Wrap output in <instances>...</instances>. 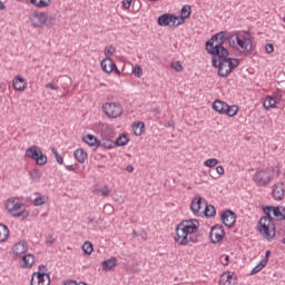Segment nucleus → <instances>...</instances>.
<instances>
[{
  "label": "nucleus",
  "mask_w": 285,
  "mask_h": 285,
  "mask_svg": "<svg viewBox=\"0 0 285 285\" xmlns=\"http://www.w3.org/2000/svg\"><path fill=\"white\" fill-rule=\"evenodd\" d=\"M131 2H132V0H122V2H121L122 9L129 10L131 7Z\"/></svg>",
  "instance_id": "nucleus-41"
},
{
  "label": "nucleus",
  "mask_w": 285,
  "mask_h": 285,
  "mask_svg": "<svg viewBox=\"0 0 285 285\" xmlns=\"http://www.w3.org/2000/svg\"><path fill=\"white\" fill-rule=\"evenodd\" d=\"M266 52L269 53V55L274 52V46L272 43H268L266 46Z\"/></svg>",
  "instance_id": "nucleus-45"
},
{
  "label": "nucleus",
  "mask_w": 285,
  "mask_h": 285,
  "mask_svg": "<svg viewBox=\"0 0 285 285\" xmlns=\"http://www.w3.org/2000/svg\"><path fill=\"white\" fill-rule=\"evenodd\" d=\"M46 88H49L51 90H58L59 89V87L55 82H49L48 85H46Z\"/></svg>",
  "instance_id": "nucleus-44"
},
{
  "label": "nucleus",
  "mask_w": 285,
  "mask_h": 285,
  "mask_svg": "<svg viewBox=\"0 0 285 285\" xmlns=\"http://www.w3.org/2000/svg\"><path fill=\"white\" fill-rule=\"evenodd\" d=\"M216 215V209L213 205H208L206 202V205L203 209V217L212 218Z\"/></svg>",
  "instance_id": "nucleus-24"
},
{
  "label": "nucleus",
  "mask_w": 285,
  "mask_h": 285,
  "mask_svg": "<svg viewBox=\"0 0 285 285\" xmlns=\"http://www.w3.org/2000/svg\"><path fill=\"white\" fill-rule=\"evenodd\" d=\"M222 37L225 38L224 43L228 41L229 46L237 50L240 55H247L253 50V37L249 31H235L234 33L220 31L209 39V45L212 42L220 43Z\"/></svg>",
  "instance_id": "nucleus-2"
},
{
  "label": "nucleus",
  "mask_w": 285,
  "mask_h": 285,
  "mask_svg": "<svg viewBox=\"0 0 285 285\" xmlns=\"http://www.w3.org/2000/svg\"><path fill=\"white\" fill-rule=\"evenodd\" d=\"M271 254H272V252H271V250H267V252H266V255H265V258L262 259V261H266V265H267V263H268V261H269Z\"/></svg>",
  "instance_id": "nucleus-48"
},
{
  "label": "nucleus",
  "mask_w": 285,
  "mask_h": 285,
  "mask_svg": "<svg viewBox=\"0 0 285 285\" xmlns=\"http://www.w3.org/2000/svg\"><path fill=\"white\" fill-rule=\"evenodd\" d=\"M224 37H220V43H209L208 40L206 42V50L213 56V66L218 68V75L226 78L239 66V60L229 58L228 50L224 48Z\"/></svg>",
  "instance_id": "nucleus-1"
},
{
  "label": "nucleus",
  "mask_w": 285,
  "mask_h": 285,
  "mask_svg": "<svg viewBox=\"0 0 285 285\" xmlns=\"http://www.w3.org/2000/svg\"><path fill=\"white\" fill-rule=\"evenodd\" d=\"M157 23L160 27H178L180 26L178 23V17H175L174 14H163L158 18Z\"/></svg>",
  "instance_id": "nucleus-12"
},
{
  "label": "nucleus",
  "mask_w": 285,
  "mask_h": 285,
  "mask_svg": "<svg viewBox=\"0 0 285 285\" xmlns=\"http://www.w3.org/2000/svg\"><path fill=\"white\" fill-rule=\"evenodd\" d=\"M213 108L215 111H217L220 115H227L228 117H235L239 108L236 105L229 106L225 101L215 100L213 104Z\"/></svg>",
  "instance_id": "nucleus-6"
},
{
  "label": "nucleus",
  "mask_w": 285,
  "mask_h": 285,
  "mask_svg": "<svg viewBox=\"0 0 285 285\" xmlns=\"http://www.w3.org/2000/svg\"><path fill=\"white\" fill-rule=\"evenodd\" d=\"M218 163H219L218 159H216V158H210V159H207V160L204 163V165H205L206 167H208V168H213V167H215Z\"/></svg>",
  "instance_id": "nucleus-35"
},
{
  "label": "nucleus",
  "mask_w": 285,
  "mask_h": 285,
  "mask_svg": "<svg viewBox=\"0 0 285 285\" xmlns=\"http://www.w3.org/2000/svg\"><path fill=\"white\" fill-rule=\"evenodd\" d=\"M4 9H6L4 4L2 3V1H0V10H4Z\"/></svg>",
  "instance_id": "nucleus-52"
},
{
  "label": "nucleus",
  "mask_w": 285,
  "mask_h": 285,
  "mask_svg": "<svg viewBox=\"0 0 285 285\" xmlns=\"http://www.w3.org/2000/svg\"><path fill=\"white\" fill-rule=\"evenodd\" d=\"M216 171H217L218 175H224L225 174V169H224L223 166H217Z\"/></svg>",
  "instance_id": "nucleus-47"
},
{
  "label": "nucleus",
  "mask_w": 285,
  "mask_h": 285,
  "mask_svg": "<svg viewBox=\"0 0 285 285\" xmlns=\"http://www.w3.org/2000/svg\"><path fill=\"white\" fill-rule=\"evenodd\" d=\"M104 147L107 148V149H111L114 147V142L109 139L105 140L102 142Z\"/></svg>",
  "instance_id": "nucleus-43"
},
{
  "label": "nucleus",
  "mask_w": 285,
  "mask_h": 285,
  "mask_svg": "<svg viewBox=\"0 0 285 285\" xmlns=\"http://www.w3.org/2000/svg\"><path fill=\"white\" fill-rule=\"evenodd\" d=\"M51 153L55 155L57 163L59 165H62L63 164V158L59 155L58 150L56 148H52Z\"/></svg>",
  "instance_id": "nucleus-37"
},
{
  "label": "nucleus",
  "mask_w": 285,
  "mask_h": 285,
  "mask_svg": "<svg viewBox=\"0 0 285 285\" xmlns=\"http://www.w3.org/2000/svg\"><path fill=\"white\" fill-rule=\"evenodd\" d=\"M27 249H28L27 243L24 240H21L13 246L12 252L16 256H21L27 252Z\"/></svg>",
  "instance_id": "nucleus-20"
},
{
  "label": "nucleus",
  "mask_w": 285,
  "mask_h": 285,
  "mask_svg": "<svg viewBox=\"0 0 285 285\" xmlns=\"http://www.w3.org/2000/svg\"><path fill=\"white\" fill-rule=\"evenodd\" d=\"M9 235H10L9 228L6 225L0 224V242H6Z\"/></svg>",
  "instance_id": "nucleus-28"
},
{
  "label": "nucleus",
  "mask_w": 285,
  "mask_h": 285,
  "mask_svg": "<svg viewBox=\"0 0 285 285\" xmlns=\"http://www.w3.org/2000/svg\"><path fill=\"white\" fill-rule=\"evenodd\" d=\"M225 230L222 225H215L210 230V239L213 244H217L223 240Z\"/></svg>",
  "instance_id": "nucleus-13"
},
{
  "label": "nucleus",
  "mask_w": 285,
  "mask_h": 285,
  "mask_svg": "<svg viewBox=\"0 0 285 285\" xmlns=\"http://www.w3.org/2000/svg\"><path fill=\"white\" fill-rule=\"evenodd\" d=\"M99 191L101 193V195H102L104 197L109 196V193H110V190H109V188H108L107 185H105Z\"/></svg>",
  "instance_id": "nucleus-42"
},
{
  "label": "nucleus",
  "mask_w": 285,
  "mask_h": 285,
  "mask_svg": "<svg viewBox=\"0 0 285 285\" xmlns=\"http://www.w3.org/2000/svg\"><path fill=\"white\" fill-rule=\"evenodd\" d=\"M284 22H285V17H284Z\"/></svg>",
  "instance_id": "nucleus-59"
},
{
  "label": "nucleus",
  "mask_w": 285,
  "mask_h": 285,
  "mask_svg": "<svg viewBox=\"0 0 285 285\" xmlns=\"http://www.w3.org/2000/svg\"><path fill=\"white\" fill-rule=\"evenodd\" d=\"M171 67L177 71V72H180L183 71V66L179 61H175L171 63Z\"/></svg>",
  "instance_id": "nucleus-40"
},
{
  "label": "nucleus",
  "mask_w": 285,
  "mask_h": 285,
  "mask_svg": "<svg viewBox=\"0 0 285 285\" xmlns=\"http://www.w3.org/2000/svg\"><path fill=\"white\" fill-rule=\"evenodd\" d=\"M35 263V256L32 254H27L21 259L22 268H30Z\"/></svg>",
  "instance_id": "nucleus-22"
},
{
  "label": "nucleus",
  "mask_w": 285,
  "mask_h": 285,
  "mask_svg": "<svg viewBox=\"0 0 285 285\" xmlns=\"http://www.w3.org/2000/svg\"><path fill=\"white\" fill-rule=\"evenodd\" d=\"M4 206L7 212L14 218H27L29 216V212L26 209L24 204L20 203L18 197L7 199Z\"/></svg>",
  "instance_id": "nucleus-5"
},
{
  "label": "nucleus",
  "mask_w": 285,
  "mask_h": 285,
  "mask_svg": "<svg viewBox=\"0 0 285 285\" xmlns=\"http://www.w3.org/2000/svg\"><path fill=\"white\" fill-rule=\"evenodd\" d=\"M114 72L118 76H120V71L118 70L117 66L115 65Z\"/></svg>",
  "instance_id": "nucleus-51"
},
{
  "label": "nucleus",
  "mask_w": 285,
  "mask_h": 285,
  "mask_svg": "<svg viewBox=\"0 0 285 285\" xmlns=\"http://www.w3.org/2000/svg\"><path fill=\"white\" fill-rule=\"evenodd\" d=\"M0 89L4 91L6 90V85L0 86Z\"/></svg>",
  "instance_id": "nucleus-53"
},
{
  "label": "nucleus",
  "mask_w": 285,
  "mask_h": 285,
  "mask_svg": "<svg viewBox=\"0 0 285 285\" xmlns=\"http://www.w3.org/2000/svg\"><path fill=\"white\" fill-rule=\"evenodd\" d=\"M47 200H48V197H47V196L40 195V196H38V197L35 199L33 205L38 207V206L43 205Z\"/></svg>",
  "instance_id": "nucleus-31"
},
{
  "label": "nucleus",
  "mask_w": 285,
  "mask_h": 285,
  "mask_svg": "<svg viewBox=\"0 0 285 285\" xmlns=\"http://www.w3.org/2000/svg\"><path fill=\"white\" fill-rule=\"evenodd\" d=\"M191 14V7L190 6H184L181 9V17H177L178 24H184L185 20L188 19Z\"/></svg>",
  "instance_id": "nucleus-21"
},
{
  "label": "nucleus",
  "mask_w": 285,
  "mask_h": 285,
  "mask_svg": "<svg viewBox=\"0 0 285 285\" xmlns=\"http://www.w3.org/2000/svg\"><path fill=\"white\" fill-rule=\"evenodd\" d=\"M77 285H88V284L80 282V283H77Z\"/></svg>",
  "instance_id": "nucleus-54"
},
{
  "label": "nucleus",
  "mask_w": 285,
  "mask_h": 285,
  "mask_svg": "<svg viewBox=\"0 0 285 285\" xmlns=\"http://www.w3.org/2000/svg\"><path fill=\"white\" fill-rule=\"evenodd\" d=\"M199 228V222L197 219L183 220L176 227L175 242L180 246H187L191 243V234Z\"/></svg>",
  "instance_id": "nucleus-4"
},
{
  "label": "nucleus",
  "mask_w": 285,
  "mask_h": 285,
  "mask_svg": "<svg viewBox=\"0 0 285 285\" xmlns=\"http://www.w3.org/2000/svg\"><path fill=\"white\" fill-rule=\"evenodd\" d=\"M132 72L137 78H140L142 75V69L139 65H136Z\"/></svg>",
  "instance_id": "nucleus-38"
},
{
  "label": "nucleus",
  "mask_w": 285,
  "mask_h": 285,
  "mask_svg": "<svg viewBox=\"0 0 285 285\" xmlns=\"http://www.w3.org/2000/svg\"><path fill=\"white\" fill-rule=\"evenodd\" d=\"M282 243L285 244V237L283 238Z\"/></svg>",
  "instance_id": "nucleus-57"
},
{
  "label": "nucleus",
  "mask_w": 285,
  "mask_h": 285,
  "mask_svg": "<svg viewBox=\"0 0 285 285\" xmlns=\"http://www.w3.org/2000/svg\"><path fill=\"white\" fill-rule=\"evenodd\" d=\"M277 98H274V97H267L264 101V107L266 109H271V108H275L276 107V104H277Z\"/></svg>",
  "instance_id": "nucleus-29"
},
{
  "label": "nucleus",
  "mask_w": 285,
  "mask_h": 285,
  "mask_svg": "<svg viewBox=\"0 0 285 285\" xmlns=\"http://www.w3.org/2000/svg\"><path fill=\"white\" fill-rule=\"evenodd\" d=\"M30 176L35 180L40 179L41 177L40 171L38 169H33L32 171H30Z\"/></svg>",
  "instance_id": "nucleus-39"
},
{
  "label": "nucleus",
  "mask_w": 285,
  "mask_h": 285,
  "mask_svg": "<svg viewBox=\"0 0 285 285\" xmlns=\"http://www.w3.org/2000/svg\"><path fill=\"white\" fill-rule=\"evenodd\" d=\"M101 69L106 72V73H111L114 71V68H116L115 62L112 61L111 58L107 57L106 59H104L100 63Z\"/></svg>",
  "instance_id": "nucleus-19"
},
{
  "label": "nucleus",
  "mask_w": 285,
  "mask_h": 285,
  "mask_svg": "<svg viewBox=\"0 0 285 285\" xmlns=\"http://www.w3.org/2000/svg\"><path fill=\"white\" fill-rule=\"evenodd\" d=\"M237 278L235 274L226 272L220 276L219 285H236Z\"/></svg>",
  "instance_id": "nucleus-16"
},
{
  "label": "nucleus",
  "mask_w": 285,
  "mask_h": 285,
  "mask_svg": "<svg viewBox=\"0 0 285 285\" xmlns=\"http://www.w3.org/2000/svg\"><path fill=\"white\" fill-rule=\"evenodd\" d=\"M267 261H261L256 267L252 271V275L257 274L258 272H261L267 264Z\"/></svg>",
  "instance_id": "nucleus-33"
},
{
  "label": "nucleus",
  "mask_w": 285,
  "mask_h": 285,
  "mask_svg": "<svg viewBox=\"0 0 285 285\" xmlns=\"http://www.w3.org/2000/svg\"><path fill=\"white\" fill-rule=\"evenodd\" d=\"M26 157L36 160L37 165L45 166L48 161V157L43 155L42 150L38 146H31L26 150Z\"/></svg>",
  "instance_id": "nucleus-8"
},
{
  "label": "nucleus",
  "mask_w": 285,
  "mask_h": 285,
  "mask_svg": "<svg viewBox=\"0 0 285 285\" xmlns=\"http://www.w3.org/2000/svg\"><path fill=\"white\" fill-rule=\"evenodd\" d=\"M116 52V49L112 46H107L105 48V56L106 58H110Z\"/></svg>",
  "instance_id": "nucleus-36"
},
{
  "label": "nucleus",
  "mask_w": 285,
  "mask_h": 285,
  "mask_svg": "<svg viewBox=\"0 0 285 285\" xmlns=\"http://www.w3.org/2000/svg\"><path fill=\"white\" fill-rule=\"evenodd\" d=\"M85 254L90 255L94 252V245L90 242H86L82 246Z\"/></svg>",
  "instance_id": "nucleus-32"
},
{
  "label": "nucleus",
  "mask_w": 285,
  "mask_h": 285,
  "mask_svg": "<svg viewBox=\"0 0 285 285\" xmlns=\"http://www.w3.org/2000/svg\"><path fill=\"white\" fill-rule=\"evenodd\" d=\"M126 170H127L128 173H132V171H134V166L128 165V166L126 167Z\"/></svg>",
  "instance_id": "nucleus-50"
},
{
  "label": "nucleus",
  "mask_w": 285,
  "mask_h": 285,
  "mask_svg": "<svg viewBox=\"0 0 285 285\" xmlns=\"http://www.w3.org/2000/svg\"><path fill=\"white\" fill-rule=\"evenodd\" d=\"M29 2L39 9H43L49 7L51 0H29Z\"/></svg>",
  "instance_id": "nucleus-27"
},
{
  "label": "nucleus",
  "mask_w": 285,
  "mask_h": 285,
  "mask_svg": "<svg viewBox=\"0 0 285 285\" xmlns=\"http://www.w3.org/2000/svg\"><path fill=\"white\" fill-rule=\"evenodd\" d=\"M206 203L207 200L203 197H195L191 200L190 209L196 217H203V212L205 209Z\"/></svg>",
  "instance_id": "nucleus-11"
},
{
  "label": "nucleus",
  "mask_w": 285,
  "mask_h": 285,
  "mask_svg": "<svg viewBox=\"0 0 285 285\" xmlns=\"http://www.w3.org/2000/svg\"><path fill=\"white\" fill-rule=\"evenodd\" d=\"M47 268L43 265L39 266V272L33 273L31 285H50V276L46 273Z\"/></svg>",
  "instance_id": "nucleus-9"
},
{
  "label": "nucleus",
  "mask_w": 285,
  "mask_h": 285,
  "mask_svg": "<svg viewBox=\"0 0 285 285\" xmlns=\"http://www.w3.org/2000/svg\"><path fill=\"white\" fill-rule=\"evenodd\" d=\"M273 212L274 216L278 218L279 220L285 219V207H273V206H266L264 208V213L266 216L262 217L258 224V230L261 234L268 240H272L275 235V225L273 224V218L271 213Z\"/></svg>",
  "instance_id": "nucleus-3"
},
{
  "label": "nucleus",
  "mask_w": 285,
  "mask_h": 285,
  "mask_svg": "<svg viewBox=\"0 0 285 285\" xmlns=\"http://www.w3.org/2000/svg\"><path fill=\"white\" fill-rule=\"evenodd\" d=\"M77 168H78L77 165H67V166H66V169H67L68 171H75Z\"/></svg>",
  "instance_id": "nucleus-46"
},
{
  "label": "nucleus",
  "mask_w": 285,
  "mask_h": 285,
  "mask_svg": "<svg viewBox=\"0 0 285 285\" xmlns=\"http://www.w3.org/2000/svg\"><path fill=\"white\" fill-rule=\"evenodd\" d=\"M102 111L109 119H117L122 115L124 109L120 102H106L102 105Z\"/></svg>",
  "instance_id": "nucleus-7"
},
{
  "label": "nucleus",
  "mask_w": 285,
  "mask_h": 285,
  "mask_svg": "<svg viewBox=\"0 0 285 285\" xmlns=\"http://www.w3.org/2000/svg\"><path fill=\"white\" fill-rule=\"evenodd\" d=\"M129 139L127 138V136H120L119 138H117L116 140V145L117 146H126L128 144Z\"/></svg>",
  "instance_id": "nucleus-34"
},
{
  "label": "nucleus",
  "mask_w": 285,
  "mask_h": 285,
  "mask_svg": "<svg viewBox=\"0 0 285 285\" xmlns=\"http://www.w3.org/2000/svg\"><path fill=\"white\" fill-rule=\"evenodd\" d=\"M13 89L16 91H24L27 89V81L21 76H16L12 80Z\"/></svg>",
  "instance_id": "nucleus-18"
},
{
  "label": "nucleus",
  "mask_w": 285,
  "mask_h": 285,
  "mask_svg": "<svg viewBox=\"0 0 285 285\" xmlns=\"http://www.w3.org/2000/svg\"><path fill=\"white\" fill-rule=\"evenodd\" d=\"M253 180L256 183L257 186L259 187H265L267 186L271 180H272V176L269 170L267 169H263V170H258L254 176H253Z\"/></svg>",
  "instance_id": "nucleus-10"
},
{
  "label": "nucleus",
  "mask_w": 285,
  "mask_h": 285,
  "mask_svg": "<svg viewBox=\"0 0 285 285\" xmlns=\"http://www.w3.org/2000/svg\"><path fill=\"white\" fill-rule=\"evenodd\" d=\"M65 285H78L76 281H67Z\"/></svg>",
  "instance_id": "nucleus-49"
},
{
  "label": "nucleus",
  "mask_w": 285,
  "mask_h": 285,
  "mask_svg": "<svg viewBox=\"0 0 285 285\" xmlns=\"http://www.w3.org/2000/svg\"><path fill=\"white\" fill-rule=\"evenodd\" d=\"M225 259L228 262L229 261V256H226Z\"/></svg>",
  "instance_id": "nucleus-56"
},
{
  "label": "nucleus",
  "mask_w": 285,
  "mask_h": 285,
  "mask_svg": "<svg viewBox=\"0 0 285 285\" xmlns=\"http://www.w3.org/2000/svg\"><path fill=\"white\" fill-rule=\"evenodd\" d=\"M116 265H117V258L116 257H111V258L102 262L104 271H110L111 268L116 267Z\"/></svg>",
  "instance_id": "nucleus-26"
},
{
  "label": "nucleus",
  "mask_w": 285,
  "mask_h": 285,
  "mask_svg": "<svg viewBox=\"0 0 285 285\" xmlns=\"http://www.w3.org/2000/svg\"><path fill=\"white\" fill-rule=\"evenodd\" d=\"M222 220L227 227H233L236 223V214L232 210H226L222 215Z\"/></svg>",
  "instance_id": "nucleus-15"
},
{
  "label": "nucleus",
  "mask_w": 285,
  "mask_h": 285,
  "mask_svg": "<svg viewBox=\"0 0 285 285\" xmlns=\"http://www.w3.org/2000/svg\"><path fill=\"white\" fill-rule=\"evenodd\" d=\"M73 156L78 163L83 164L88 157V154L82 148H79L73 151Z\"/></svg>",
  "instance_id": "nucleus-23"
},
{
  "label": "nucleus",
  "mask_w": 285,
  "mask_h": 285,
  "mask_svg": "<svg viewBox=\"0 0 285 285\" xmlns=\"http://www.w3.org/2000/svg\"><path fill=\"white\" fill-rule=\"evenodd\" d=\"M106 207H110V208H111V206H110V205H107Z\"/></svg>",
  "instance_id": "nucleus-58"
},
{
  "label": "nucleus",
  "mask_w": 285,
  "mask_h": 285,
  "mask_svg": "<svg viewBox=\"0 0 285 285\" xmlns=\"http://www.w3.org/2000/svg\"><path fill=\"white\" fill-rule=\"evenodd\" d=\"M82 141L86 142L90 147H98L99 142L94 135H87L82 138Z\"/></svg>",
  "instance_id": "nucleus-25"
},
{
  "label": "nucleus",
  "mask_w": 285,
  "mask_h": 285,
  "mask_svg": "<svg viewBox=\"0 0 285 285\" xmlns=\"http://www.w3.org/2000/svg\"><path fill=\"white\" fill-rule=\"evenodd\" d=\"M272 197L275 200H283L285 197V185L283 183L273 186Z\"/></svg>",
  "instance_id": "nucleus-14"
},
{
  "label": "nucleus",
  "mask_w": 285,
  "mask_h": 285,
  "mask_svg": "<svg viewBox=\"0 0 285 285\" xmlns=\"http://www.w3.org/2000/svg\"><path fill=\"white\" fill-rule=\"evenodd\" d=\"M16 1H18V2H24V1H29V0H16Z\"/></svg>",
  "instance_id": "nucleus-55"
},
{
  "label": "nucleus",
  "mask_w": 285,
  "mask_h": 285,
  "mask_svg": "<svg viewBox=\"0 0 285 285\" xmlns=\"http://www.w3.org/2000/svg\"><path fill=\"white\" fill-rule=\"evenodd\" d=\"M47 20H48V14L45 12H35L32 14V22L38 28L46 24Z\"/></svg>",
  "instance_id": "nucleus-17"
},
{
  "label": "nucleus",
  "mask_w": 285,
  "mask_h": 285,
  "mask_svg": "<svg viewBox=\"0 0 285 285\" xmlns=\"http://www.w3.org/2000/svg\"><path fill=\"white\" fill-rule=\"evenodd\" d=\"M144 128H145V124L144 122H135L134 126H132V129H134V134L136 136H141L142 131H144Z\"/></svg>",
  "instance_id": "nucleus-30"
}]
</instances>
